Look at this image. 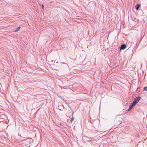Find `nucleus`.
<instances>
[{
    "label": "nucleus",
    "instance_id": "2",
    "mask_svg": "<svg viewBox=\"0 0 147 147\" xmlns=\"http://www.w3.org/2000/svg\"><path fill=\"white\" fill-rule=\"evenodd\" d=\"M126 47V45L125 44H123L119 48L120 50H123L125 49Z\"/></svg>",
    "mask_w": 147,
    "mask_h": 147
},
{
    "label": "nucleus",
    "instance_id": "4",
    "mask_svg": "<svg viewBox=\"0 0 147 147\" xmlns=\"http://www.w3.org/2000/svg\"><path fill=\"white\" fill-rule=\"evenodd\" d=\"M140 7V5L139 4H138L135 6V8L136 10H138L139 8Z\"/></svg>",
    "mask_w": 147,
    "mask_h": 147
},
{
    "label": "nucleus",
    "instance_id": "9",
    "mask_svg": "<svg viewBox=\"0 0 147 147\" xmlns=\"http://www.w3.org/2000/svg\"><path fill=\"white\" fill-rule=\"evenodd\" d=\"M71 112H72V116H73V115L74 114V112L72 110H71Z\"/></svg>",
    "mask_w": 147,
    "mask_h": 147
},
{
    "label": "nucleus",
    "instance_id": "14",
    "mask_svg": "<svg viewBox=\"0 0 147 147\" xmlns=\"http://www.w3.org/2000/svg\"><path fill=\"white\" fill-rule=\"evenodd\" d=\"M55 61H56V60H55V61H54V63H55Z\"/></svg>",
    "mask_w": 147,
    "mask_h": 147
},
{
    "label": "nucleus",
    "instance_id": "13",
    "mask_svg": "<svg viewBox=\"0 0 147 147\" xmlns=\"http://www.w3.org/2000/svg\"><path fill=\"white\" fill-rule=\"evenodd\" d=\"M61 98V99H62V100H64V99H63V98Z\"/></svg>",
    "mask_w": 147,
    "mask_h": 147
},
{
    "label": "nucleus",
    "instance_id": "10",
    "mask_svg": "<svg viewBox=\"0 0 147 147\" xmlns=\"http://www.w3.org/2000/svg\"><path fill=\"white\" fill-rule=\"evenodd\" d=\"M68 107L69 108V109H70H70L71 110H72L71 109V108L70 107V105H69L68 104Z\"/></svg>",
    "mask_w": 147,
    "mask_h": 147
},
{
    "label": "nucleus",
    "instance_id": "3",
    "mask_svg": "<svg viewBox=\"0 0 147 147\" xmlns=\"http://www.w3.org/2000/svg\"><path fill=\"white\" fill-rule=\"evenodd\" d=\"M135 105L133 104L132 102L131 103V105H130L129 108L128 109L127 111H130L133 108V107L135 106Z\"/></svg>",
    "mask_w": 147,
    "mask_h": 147
},
{
    "label": "nucleus",
    "instance_id": "7",
    "mask_svg": "<svg viewBox=\"0 0 147 147\" xmlns=\"http://www.w3.org/2000/svg\"><path fill=\"white\" fill-rule=\"evenodd\" d=\"M147 91V86L144 87V90L143 91Z\"/></svg>",
    "mask_w": 147,
    "mask_h": 147
},
{
    "label": "nucleus",
    "instance_id": "1",
    "mask_svg": "<svg viewBox=\"0 0 147 147\" xmlns=\"http://www.w3.org/2000/svg\"><path fill=\"white\" fill-rule=\"evenodd\" d=\"M140 99L141 97L140 96H137L134 99L132 103L135 105L138 102Z\"/></svg>",
    "mask_w": 147,
    "mask_h": 147
},
{
    "label": "nucleus",
    "instance_id": "5",
    "mask_svg": "<svg viewBox=\"0 0 147 147\" xmlns=\"http://www.w3.org/2000/svg\"><path fill=\"white\" fill-rule=\"evenodd\" d=\"M20 26L17 27L15 30H14L13 32H15L18 31L20 29Z\"/></svg>",
    "mask_w": 147,
    "mask_h": 147
},
{
    "label": "nucleus",
    "instance_id": "6",
    "mask_svg": "<svg viewBox=\"0 0 147 147\" xmlns=\"http://www.w3.org/2000/svg\"><path fill=\"white\" fill-rule=\"evenodd\" d=\"M58 107H59L60 108H63L64 109L65 108V107H64V106L62 105H60Z\"/></svg>",
    "mask_w": 147,
    "mask_h": 147
},
{
    "label": "nucleus",
    "instance_id": "15",
    "mask_svg": "<svg viewBox=\"0 0 147 147\" xmlns=\"http://www.w3.org/2000/svg\"><path fill=\"white\" fill-rule=\"evenodd\" d=\"M63 63L64 64V63H65L63 62Z\"/></svg>",
    "mask_w": 147,
    "mask_h": 147
},
{
    "label": "nucleus",
    "instance_id": "12",
    "mask_svg": "<svg viewBox=\"0 0 147 147\" xmlns=\"http://www.w3.org/2000/svg\"><path fill=\"white\" fill-rule=\"evenodd\" d=\"M59 110L60 111H62V110H61V109H59Z\"/></svg>",
    "mask_w": 147,
    "mask_h": 147
},
{
    "label": "nucleus",
    "instance_id": "8",
    "mask_svg": "<svg viewBox=\"0 0 147 147\" xmlns=\"http://www.w3.org/2000/svg\"><path fill=\"white\" fill-rule=\"evenodd\" d=\"M74 117L73 116H72L71 119V122H72L74 120Z\"/></svg>",
    "mask_w": 147,
    "mask_h": 147
},
{
    "label": "nucleus",
    "instance_id": "11",
    "mask_svg": "<svg viewBox=\"0 0 147 147\" xmlns=\"http://www.w3.org/2000/svg\"><path fill=\"white\" fill-rule=\"evenodd\" d=\"M41 5H42V8H43L44 7V5L43 4H42Z\"/></svg>",
    "mask_w": 147,
    "mask_h": 147
},
{
    "label": "nucleus",
    "instance_id": "16",
    "mask_svg": "<svg viewBox=\"0 0 147 147\" xmlns=\"http://www.w3.org/2000/svg\"><path fill=\"white\" fill-rule=\"evenodd\" d=\"M56 63H58V62H57Z\"/></svg>",
    "mask_w": 147,
    "mask_h": 147
}]
</instances>
